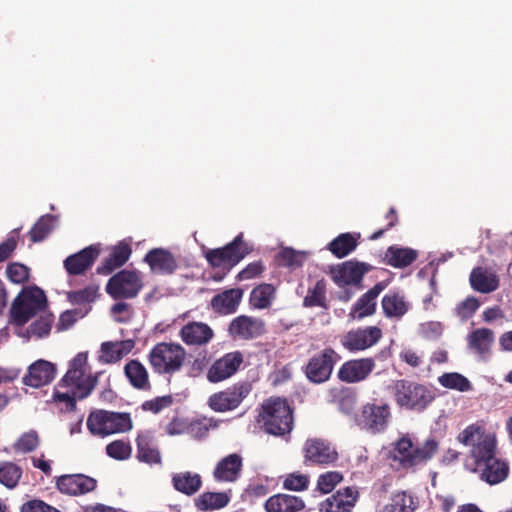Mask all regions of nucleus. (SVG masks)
I'll return each instance as SVG.
<instances>
[{"label": "nucleus", "mask_w": 512, "mask_h": 512, "mask_svg": "<svg viewBox=\"0 0 512 512\" xmlns=\"http://www.w3.org/2000/svg\"><path fill=\"white\" fill-rule=\"evenodd\" d=\"M395 403L404 410L422 413L436 399V389L411 380H396L392 387Z\"/></svg>", "instance_id": "f257e3e1"}, {"label": "nucleus", "mask_w": 512, "mask_h": 512, "mask_svg": "<svg viewBox=\"0 0 512 512\" xmlns=\"http://www.w3.org/2000/svg\"><path fill=\"white\" fill-rule=\"evenodd\" d=\"M258 423L266 433L283 437L293 429V411L285 399L269 398L261 405Z\"/></svg>", "instance_id": "f03ea898"}, {"label": "nucleus", "mask_w": 512, "mask_h": 512, "mask_svg": "<svg viewBox=\"0 0 512 512\" xmlns=\"http://www.w3.org/2000/svg\"><path fill=\"white\" fill-rule=\"evenodd\" d=\"M186 357L185 349L178 343L160 342L148 353V363L158 375H173L181 370Z\"/></svg>", "instance_id": "7ed1b4c3"}, {"label": "nucleus", "mask_w": 512, "mask_h": 512, "mask_svg": "<svg viewBox=\"0 0 512 512\" xmlns=\"http://www.w3.org/2000/svg\"><path fill=\"white\" fill-rule=\"evenodd\" d=\"M46 308L47 297L42 289L37 286L25 288L12 303V322L14 325L26 324L37 314L47 312Z\"/></svg>", "instance_id": "20e7f679"}, {"label": "nucleus", "mask_w": 512, "mask_h": 512, "mask_svg": "<svg viewBox=\"0 0 512 512\" xmlns=\"http://www.w3.org/2000/svg\"><path fill=\"white\" fill-rule=\"evenodd\" d=\"M391 420L390 406L386 403L368 402L355 415L356 425L363 431L376 435L386 431Z\"/></svg>", "instance_id": "39448f33"}, {"label": "nucleus", "mask_w": 512, "mask_h": 512, "mask_svg": "<svg viewBox=\"0 0 512 512\" xmlns=\"http://www.w3.org/2000/svg\"><path fill=\"white\" fill-rule=\"evenodd\" d=\"M250 252L251 247L243 241V234L240 233L224 247L209 250L206 259L211 266L230 271Z\"/></svg>", "instance_id": "423d86ee"}, {"label": "nucleus", "mask_w": 512, "mask_h": 512, "mask_svg": "<svg viewBox=\"0 0 512 512\" xmlns=\"http://www.w3.org/2000/svg\"><path fill=\"white\" fill-rule=\"evenodd\" d=\"M340 360L341 356L332 347H326L310 357L303 372L311 383L322 384L330 379L334 366Z\"/></svg>", "instance_id": "0eeeda50"}, {"label": "nucleus", "mask_w": 512, "mask_h": 512, "mask_svg": "<svg viewBox=\"0 0 512 512\" xmlns=\"http://www.w3.org/2000/svg\"><path fill=\"white\" fill-rule=\"evenodd\" d=\"M438 449V443L434 439H428L421 447H414L408 439L398 441L395 448V458L404 468L421 465L430 460Z\"/></svg>", "instance_id": "6e6552de"}, {"label": "nucleus", "mask_w": 512, "mask_h": 512, "mask_svg": "<svg viewBox=\"0 0 512 512\" xmlns=\"http://www.w3.org/2000/svg\"><path fill=\"white\" fill-rule=\"evenodd\" d=\"M142 280L135 270H121L114 274L106 284V292L113 299H131L138 295Z\"/></svg>", "instance_id": "1a4fd4ad"}, {"label": "nucleus", "mask_w": 512, "mask_h": 512, "mask_svg": "<svg viewBox=\"0 0 512 512\" xmlns=\"http://www.w3.org/2000/svg\"><path fill=\"white\" fill-rule=\"evenodd\" d=\"M252 385L248 381L234 385L212 394L208 398L209 407L215 412H227L236 409L250 394Z\"/></svg>", "instance_id": "9d476101"}, {"label": "nucleus", "mask_w": 512, "mask_h": 512, "mask_svg": "<svg viewBox=\"0 0 512 512\" xmlns=\"http://www.w3.org/2000/svg\"><path fill=\"white\" fill-rule=\"evenodd\" d=\"M381 337L382 331L379 327L366 326L348 331L340 338V343L350 353H357L374 346Z\"/></svg>", "instance_id": "9b49d317"}, {"label": "nucleus", "mask_w": 512, "mask_h": 512, "mask_svg": "<svg viewBox=\"0 0 512 512\" xmlns=\"http://www.w3.org/2000/svg\"><path fill=\"white\" fill-rule=\"evenodd\" d=\"M375 369V358H357L344 362L338 372L340 381L348 384L366 380Z\"/></svg>", "instance_id": "f8f14e48"}, {"label": "nucleus", "mask_w": 512, "mask_h": 512, "mask_svg": "<svg viewBox=\"0 0 512 512\" xmlns=\"http://www.w3.org/2000/svg\"><path fill=\"white\" fill-rule=\"evenodd\" d=\"M243 362L240 351L229 352L217 359L207 372V379L211 383H218L230 378L239 369Z\"/></svg>", "instance_id": "ddd939ff"}, {"label": "nucleus", "mask_w": 512, "mask_h": 512, "mask_svg": "<svg viewBox=\"0 0 512 512\" xmlns=\"http://www.w3.org/2000/svg\"><path fill=\"white\" fill-rule=\"evenodd\" d=\"M97 487V480L85 474H66L56 479V488L70 496L87 494Z\"/></svg>", "instance_id": "4468645a"}, {"label": "nucleus", "mask_w": 512, "mask_h": 512, "mask_svg": "<svg viewBox=\"0 0 512 512\" xmlns=\"http://www.w3.org/2000/svg\"><path fill=\"white\" fill-rule=\"evenodd\" d=\"M370 269L371 266L367 263L349 260L338 264L332 269L331 273L334 282L339 286L357 285Z\"/></svg>", "instance_id": "2eb2a0df"}, {"label": "nucleus", "mask_w": 512, "mask_h": 512, "mask_svg": "<svg viewBox=\"0 0 512 512\" xmlns=\"http://www.w3.org/2000/svg\"><path fill=\"white\" fill-rule=\"evenodd\" d=\"M99 253L100 249L97 245L85 247L79 252L69 255L64 260V269L69 276L82 275L93 266Z\"/></svg>", "instance_id": "dca6fc26"}, {"label": "nucleus", "mask_w": 512, "mask_h": 512, "mask_svg": "<svg viewBox=\"0 0 512 512\" xmlns=\"http://www.w3.org/2000/svg\"><path fill=\"white\" fill-rule=\"evenodd\" d=\"M56 373L57 367L54 363L39 359L28 367V372L22 381L26 386L40 388L50 384L55 379Z\"/></svg>", "instance_id": "f3484780"}, {"label": "nucleus", "mask_w": 512, "mask_h": 512, "mask_svg": "<svg viewBox=\"0 0 512 512\" xmlns=\"http://www.w3.org/2000/svg\"><path fill=\"white\" fill-rule=\"evenodd\" d=\"M136 448V457L140 462L150 466L162 463L161 453L153 431H140L136 437Z\"/></svg>", "instance_id": "a211bd4d"}, {"label": "nucleus", "mask_w": 512, "mask_h": 512, "mask_svg": "<svg viewBox=\"0 0 512 512\" xmlns=\"http://www.w3.org/2000/svg\"><path fill=\"white\" fill-rule=\"evenodd\" d=\"M305 460L313 464L329 465L338 458V453L331 444L322 439H308L304 446Z\"/></svg>", "instance_id": "6ab92c4d"}, {"label": "nucleus", "mask_w": 512, "mask_h": 512, "mask_svg": "<svg viewBox=\"0 0 512 512\" xmlns=\"http://www.w3.org/2000/svg\"><path fill=\"white\" fill-rule=\"evenodd\" d=\"M243 458L238 453L229 454L220 459L214 470L213 478L216 482H236L242 474Z\"/></svg>", "instance_id": "aec40b11"}, {"label": "nucleus", "mask_w": 512, "mask_h": 512, "mask_svg": "<svg viewBox=\"0 0 512 512\" xmlns=\"http://www.w3.org/2000/svg\"><path fill=\"white\" fill-rule=\"evenodd\" d=\"M229 332L240 339H255L265 333V323L259 318L240 315L231 321Z\"/></svg>", "instance_id": "412c9836"}, {"label": "nucleus", "mask_w": 512, "mask_h": 512, "mask_svg": "<svg viewBox=\"0 0 512 512\" xmlns=\"http://www.w3.org/2000/svg\"><path fill=\"white\" fill-rule=\"evenodd\" d=\"M54 322V315L50 312L41 313L29 326L16 324L14 333L25 341L30 339H43L49 336Z\"/></svg>", "instance_id": "4be33fe9"}, {"label": "nucleus", "mask_w": 512, "mask_h": 512, "mask_svg": "<svg viewBox=\"0 0 512 512\" xmlns=\"http://www.w3.org/2000/svg\"><path fill=\"white\" fill-rule=\"evenodd\" d=\"M97 375L85 376L84 370L68 368L66 374L60 380V385L73 386L76 389V396L79 400L88 397L97 385Z\"/></svg>", "instance_id": "5701e85b"}, {"label": "nucleus", "mask_w": 512, "mask_h": 512, "mask_svg": "<svg viewBox=\"0 0 512 512\" xmlns=\"http://www.w3.org/2000/svg\"><path fill=\"white\" fill-rule=\"evenodd\" d=\"M144 262L150 267L151 272L161 275H171L177 268L175 256L167 249L153 248L147 252Z\"/></svg>", "instance_id": "b1692460"}, {"label": "nucleus", "mask_w": 512, "mask_h": 512, "mask_svg": "<svg viewBox=\"0 0 512 512\" xmlns=\"http://www.w3.org/2000/svg\"><path fill=\"white\" fill-rule=\"evenodd\" d=\"M358 498L357 490L351 487L339 489L320 504L322 512H350Z\"/></svg>", "instance_id": "393cba45"}, {"label": "nucleus", "mask_w": 512, "mask_h": 512, "mask_svg": "<svg viewBox=\"0 0 512 512\" xmlns=\"http://www.w3.org/2000/svg\"><path fill=\"white\" fill-rule=\"evenodd\" d=\"M214 332L203 322H188L180 330V337L187 345H205L213 338Z\"/></svg>", "instance_id": "a878e982"}, {"label": "nucleus", "mask_w": 512, "mask_h": 512, "mask_svg": "<svg viewBox=\"0 0 512 512\" xmlns=\"http://www.w3.org/2000/svg\"><path fill=\"white\" fill-rule=\"evenodd\" d=\"M135 346L132 339L103 342L100 347L99 361L104 364H114L128 355Z\"/></svg>", "instance_id": "bb28decb"}, {"label": "nucleus", "mask_w": 512, "mask_h": 512, "mask_svg": "<svg viewBox=\"0 0 512 512\" xmlns=\"http://www.w3.org/2000/svg\"><path fill=\"white\" fill-rule=\"evenodd\" d=\"M473 471L479 472L483 481L495 485L503 482L508 477L509 465L505 460L496 457L482 464L481 467L473 468Z\"/></svg>", "instance_id": "cd10ccee"}, {"label": "nucleus", "mask_w": 512, "mask_h": 512, "mask_svg": "<svg viewBox=\"0 0 512 512\" xmlns=\"http://www.w3.org/2000/svg\"><path fill=\"white\" fill-rule=\"evenodd\" d=\"M132 253L129 244L124 241L119 242L114 246L111 253L103 260L101 265L96 268V273L99 275H109L115 269L123 266L129 259Z\"/></svg>", "instance_id": "c85d7f7f"}, {"label": "nucleus", "mask_w": 512, "mask_h": 512, "mask_svg": "<svg viewBox=\"0 0 512 512\" xmlns=\"http://www.w3.org/2000/svg\"><path fill=\"white\" fill-rule=\"evenodd\" d=\"M497 440L495 435L488 433L479 439V442L473 445L470 450V456L474 462V468L481 467L482 464L496 458Z\"/></svg>", "instance_id": "c756f323"}, {"label": "nucleus", "mask_w": 512, "mask_h": 512, "mask_svg": "<svg viewBox=\"0 0 512 512\" xmlns=\"http://www.w3.org/2000/svg\"><path fill=\"white\" fill-rule=\"evenodd\" d=\"M171 484L177 492L186 496H193L200 491L203 481L199 473L183 471L172 474Z\"/></svg>", "instance_id": "7c9ffc66"}, {"label": "nucleus", "mask_w": 512, "mask_h": 512, "mask_svg": "<svg viewBox=\"0 0 512 512\" xmlns=\"http://www.w3.org/2000/svg\"><path fill=\"white\" fill-rule=\"evenodd\" d=\"M264 507L267 512H299L305 508V503L298 496L279 493L269 497Z\"/></svg>", "instance_id": "2f4dec72"}, {"label": "nucleus", "mask_w": 512, "mask_h": 512, "mask_svg": "<svg viewBox=\"0 0 512 512\" xmlns=\"http://www.w3.org/2000/svg\"><path fill=\"white\" fill-rule=\"evenodd\" d=\"M242 296L243 291L239 288L225 290L212 298L211 306L213 310L219 314H232L236 312Z\"/></svg>", "instance_id": "473e14b6"}, {"label": "nucleus", "mask_w": 512, "mask_h": 512, "mask_svg": "<svg viewBox=\"0 0 512 512\" xmlns=\"http://www.w3.org/2000/svg\"><path fill=\"white\" fill-rule=\"evenodd\" d=\"M418 251L410 247L391 245L387 248L384 261L394 268H406L416 261Z\"/></svg>", "instance_id": "72a5a7b5"}, {"label": "nucleus", "mask_w": 512, "mask_h": 512, "mask_svg": "<svg viewBox=\"0 0 512 512\" xmlns=\"http://www.w3.org/2000/svg\"><path fill=\"white\" fill-rule=\"evenodd\" d=\"M124 374L133 388L142 391L151 389L148 371L139 360H129L124 366Z\"/></svg>", "instance_id": "f704fd0d"}, {"label": "nucleus", "mask_w": 512, "mask_h": 512, "mask_svg": "<svg viewBox=\"0 0 512 512\" xmlns=\"http://www.w3.org/2000/svg\"><path fill=\"white\" fill-rule=\"evenodd\" d=\"M494 340V333L489 328L475 329L467 336L469 349L473 350L481 357H486L490 354Z\"/></svg>", "instance_id": "c9c22d12"}, {"label": "nucleus", "mask_w": 512, "mask_h": 512, "mask_svg": "<svg viewBox=\"0 0 512 512\" xmlns=\"http://www.w3.org/2000/svg\"><path fill=\"white\" fill-rule=\"evenodd\" d=\"M231 490L223 492H203L194 499L199 511H212L226 507L231 500Z\"/></svg>", "instance_id": "e433bc0d"}, {"label": "nucleus", "mask_w": 512, "mask_h": 512, "mask_svg": "<svg viewBox=\"0 0 512 512\" xmlns=\"http://www.w3.org/2000/svg\"><path fill=\"white\" fill-rule=\"evenodd\" d=\"M382 309L388 318H401L410 308L405 296L399 291H389L381 301Z\"/></svg>", "instance_id": "4c0bfd02"}, {"label": "nucleus", "mask_w": 512, "mask_h": 512, "mask_svg": "<svg viewBox=\"0 0 512 512\" xmlns=\"http://www.w3.org/2000/svg\"><path fill=\"white\" fill-rule=\"evenodd\" d=\"M359 233H341L328 243L327 249L336 257L344 258L352 253L358 246Z\"/></svg>", "instance_id": "58836bf2"}, {"label": "nucleus", "mask_w": 512, "mask_h": 512, "mask_svg": "<svg viewBox=\"0 0 512 512\" xmlns=\"http://www.w3.org/2000/svg\"><path fill=\"white\" fill-rule=\"evenodd\" d=\"M469 280L471 287L480 293H491L499 287L498 277L481 267H476L471 271Z\"/></svg>", "instance_id": "ea45409f"}, {"label": "nucleus", "mask_w": 512, "mask_h": 512, "mask_svg": "<svg viewBox=\"0 0 512 512\" xmlns=\"http://www.w3.org/2000/svg\"><path fill=\"white\" fill-rule=\"evenodd\" d=\"M327 284L325 279L317 280L314 286L309 287L307 295L303 299V306L306 308L321 307L327 308Z\"/></svg>", "instance_id": "a19ab883"}, {"label": "nucleus", "mask_w": 512, "mask_h": 512, "mask_svg": "<svg viewBox=\"0 0 512 512\" xmlns=\"http://www.w3.org/2000/svg\"><path fill=\"white\" fill-rule=\"evenodd\" d=\"M418 505L419 501L416 496L401 491L392 497L391 503L385 506L384 512H414Z\"/></svg>", "instance_id": "79ce46f5"}, {"label": "nucleus", "mask_w": 512, "mask_h": 512, "mask_svg": "<svg viewBox=\"0 0 512 512\" xmlns=\"http://www.w3.org/2000/svg\"><path fill=\"white\" fill-rule=\"evenodd\" d=\"M275 292V287L272 284H260L251 291L249 302L256 309H266L271 306Z\"/></svg>", "instance_id": "37998d69"}, {"label": "nucleus", "mask_w": 512, "mask_h": 512, "mask_svg": "<svg viewBox=\"0 0 512 512\" xmlns=\"http://www.w3.org/2000/svg\"><path fill=\"white\" fill-rule=\"evenodd\" d=\"M57 217L52 214L42 215L29 231L30 240L34 243L43 241L55 228Z\"/></svg>", "instance_id": "c03bdc74"}, {"label": "nucleus", "mask_w": 512, "mask_h": 512, "mask_svg": "<svg viewBox=\"0 0 512 512\" xmlns=\"http://www.w3.org/2000/svg\"><path fill=\"white\" fill-rule=\"evenodd\" d=\"M438 382L444 388L459 392L472 390V384L469 379L458 372L444 373L438 377Z\"/></svg>", "instance_id": "a18cd8bd"}, {"label": "nucleus", "mask_w": 512, "mask_h": 512, "mask_svg": "<svg viewBox=\"0 0 512 512\" xmlns=\"http://www.w3.org/2000/svg\"><path fill=\"white\" fill-rule=\"evenodd\" d=\"M98 285H88L83 289L77 291H69L66 293V298L69 303L77 306L90 305L98 297Z\"/></svg>", "instance_id": "49530a36"}, {"label": "nucleus", "mask_w": 512, "mask_h": 512, "mask_svg": "<svg viewBox=\"0 0 512 512\" xmlns=\"http://www.w3.org/2000/svg\"><path fill=\"white\" fill-rule=\"evenodd\" d=\"M109 435L124 433L132 429V419L127 412L107 411Z\"/></svg>", "instance_id": "de8ad7c7"}, {"label": "nucleus", "mask_w": 512, "mask_h": 512, "mask_svg": "<svg viewBox=\"0 0 512 512\" xmlns=\"http://www.w3.org/2000/svg\"><path fill=\"white\" fill-rule=\"evenodd\" d=\"M22 476V469L13 462L0 463V483L8 489L17 486Z\"/></svg>", "instance_id": "09e8293b"}, {"label": "nucleus", "mask_w": 512, "mask_h": 512, "mask_svg": "<svg viewBox=\"0 0 512 512\" xmlns=\"http://www.w3.org/2000/svg\"><path fill=\"white\" fill-rule=\"evenodd\" d=\"M86 425L92 435L101 437L109 435L107 411L98 410L90 413Z\"/></svg>", "instance_id": "8fccbe9b"}, {"label": "nucleus", "mask_w": 512, "mask_h": 512, "mask_svg": "<svg viewBox=\"0 0 512 512\" xmlns=\"http://www.w3.org/2000/svg\"><path fill=\"white\" fill-rule=\"evenodd\" d=\"M376 310V301L370 299L366 293H364L353 305L350 316L353 319L361 320L366 316L374 314Z\"/></svg>", "instance_id": "3c124183"}, {"label": "nucleus", "mask_w": 512, "mask_h": 512, "mask_svg": "<svg viewBox=\"0 0 512 512\" xmlns=\"http://www.w3.org/2000/svg\"><path fill=\"white\" fill-rule=\"evenodd\" d=\"M484 428L479 424L473 423L468 425L458 436L457 440L465 445L473 447L474 444L479 442V439L486 436Z\"/></svg>", "instance_id": "603ef678"}, {"label": "nucleus", "mask_w": 512, "mask_h": 512, "mask_svg": "<svg viewBox=\"0 0 512 512\" xmlns=\"http://www.w3.org/2000/svg\"><path fill=\"white\" fill-rule=\"evenodd\" d=\"M40 444L39 435L36 430H29L23 433L14 444V449L22 453L34 451Z\"/></svg>", "instance_id": "864d4df0"}, {"label": "nucleus", "mask_w": 512, "mask_h": 512, "mask_svg": "<svg viewBox=\"0 0 512 512\" xmlns=\"http://www.w3.org/2000/svg\"><path fill=\"white\" fill-rule=\"evenodd\" d=\"M106 454L115 460H127L131 456L132 448L128 441L115 440L106 446Z\"/></svg>", "instance_id": "5fc2aeb1"}, {"label": "nucleus", "mask_w": 512, "mask_h": 512, "mask_svg": "<svg viewBox=\"0 0 512 512\" xmlns=\"http://www.w3.org/2000/svg\"><path fill=\"white\" fill-rule=\"evenodd\" d=\"M343 480V476L338 471H329L321 474L317 480V490L323 494H328Z\"/></svg>", "instance_id": "6e6d98bb"}, {"label": "nucleus", "mask_w": 512, "mask_h": 512, "mask_svg": "<svg viewBox=\"0 0 512 512\" xmlns=\"http://www.w3.org/2000/svg\"><path fill=\"white\" fill-rule=\"evenodd\" d=\"M279 263L289 268H299L303 265L305 254L292 248H285L279 254Z\"/></svg>", "instance_id": "4d7b16f0"}, {"label": "nucleus", "mask_w": 512, "mask_h": 512, "mask_svg": "<svg viewBox=\"0 0 512 512\" xmlns=\"http://www.w3.org/2000/svg\"><path fill=\"white\" fill-rule=\"evenodd\" d=\"M90 309L91 308L89 307L88 309H85L84 312L82 311V309H71L64 311L63 313H61L58 323L56 324L57 330L63 331L71 328L75 324V322L78 319L83 318Z\"/></svg>", "instance_id": "13d9d810"}, {"label": "nucleus", "mask_w": 512, "mask_h": 512, "mask_svg": "<svg viewBox=\"0 0 512 512\" xmlns=\"http://www.w3.org/2000/svg\"><path fill=\"white\" fill-rule=\"evenodd\" d=\"M418 331L427 340H437L443 334L444 325L439 321H427L419 325Z\"/></svg>", "instance_id": "bf43d9fd"}, {"label": "nucleus", "mask_w": 512, "mask_h": 512, "mask_svg": "<svg viewBox=\"0 0 512 512\" xmlns=\"http://www.w3.org/2000/svg\"><path fill=\"white\" fill-rule=\"evenodd\" d=\"M173 404L172 395H164L155 397L151 400L144 401L141 405L143 411H149L153 414H158L163 409L170 407Z\"/></svg>", "instance_id": "052dcab7"}, {"label": "nucleus", "mask_w": 512, "mask_h": 512, "mask_svg": "<svg viewBox=\"0 0 512 512\" xmlns=\"http://www.w3.org/2000/svg\"><path fill=\"white\" fill-rule=\"evenodd\" d=\"M29 268L21 263H11L6 268L8 279L16 284L24 283L29 278Z\"/></svg>", "instance_id": "680f3d73"}, {"label": "nucleus", "mask_w": 512, "mask_h": 512, "mask_svg": "<svg viewBox=\"0 0 512 512\" xmlns=\"http://www.w3.org/2000/svg\"><path fill=\"white\" fill-rule=\"evenodd\" d=\"M309 477L304 474H288L283 481V488L291 491H304L308 488Z\"/></svg>", "instance_id": "e2e57ef3"}, {"label": "nucleus", "mask_w": 512, "mask_h": 512, "mask_svg": "<svg viewBox=\"0 0 512 512\" xmlns=\"http://www.w3.org/2000/svg\"><path fill=\"white\" fill-rule=\"evenodd\" d=\"M480 306L476 297L470 296L460 302L456 307V314L464 321L471 318Z\"/></svg>", "instance_id": "0e129e2a"}, {"label": "nucleus", "mask_w": 512, "mask_h": 512, "mask_svg": "<svg viewBox=\"0 0 512 512\" xmlns=\"http://www.w3.org/2000/svg\"><path fill=\"white\" fill-rule=\"evenodd\" d=\"M111 314L116 322L126 323L132 317L131 306L125 302H117L111 307Z\"/></svg>", "instance_id": "69168bd1"}, {"label": "nucleus", "mask_w": 512, "mask_h": 512, "mask_svg": "<svg viewBox=\"0 0 512 512\" xmlns=\"http://www.w3.org/2000/svg\"><path fill=\"white\" fill-rule=\"evenodd\" d=\"M264 271V265L261 261H255L249 263L244 269H242L237 278L240 281L252 279L260 275Z\"/></svg>", "instance_id": "338daca9"}, {"label": "nucleus", "mask_w": 512, "mask_h": 512, "mask_svg": "<svg viewBox=\"0 0 512 512\" xmlns=\"http://www.w3.org/2000/svg\"><path fill=\"white\" fill-rule=\"evenodd\" d=\"M399 358L413 368H417L422 364V357L410 348L403 349L399 354Z\"/></svg>", "instance_id": "774afa93"}]
</instances>
